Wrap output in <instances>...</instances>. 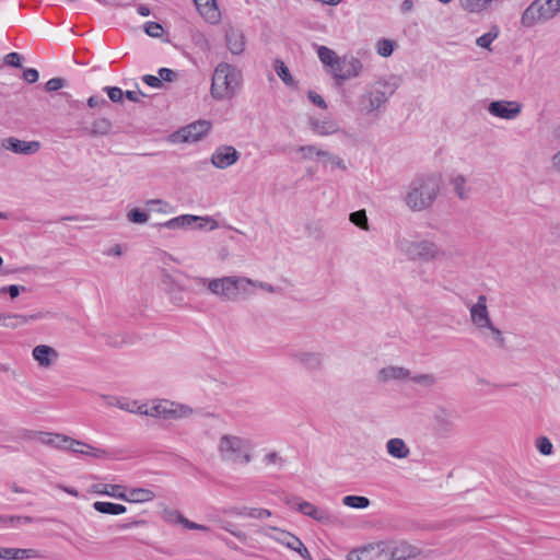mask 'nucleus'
<instances>
[{"label": "nucleus", "mask_w": 560, "mask_h": 560, "mask_svg": "<svg viewBox=\"0 0 560 560\" xmlns=\"http://www.w3.org/2000/svg\"><path fill=\"white\" fill-rule=\"evenodd\" d=\"M242 71L228 62H220L213 72L210 88L211 96L217 101L233 98L242 85Z\"/></svg>", "instance_id": "1"}, {"label": "nucleus", "mask_w": 560, "mask_h": 560, "mask_svg": "<svg viewBox=\"0 0 560 560\" xmlns=\"http://www.w3.org/2000/svg\"><path fill=\"white\" fill-rule=\"evenodd\" d=\"M199 285H206L215 296L224 301H236L241 294L248 295L250 291L246 284H254V280L246 277L226 276L222 278L207 279L194 278Z\"/></svg>", "instance_id": "2"}, {"label": "nucleus", "mask_w": 560, "mask_h": 560, "mask_svg": "<svg viewBox=\"0 0 560 560\" xmlns=\"http://www.w3.org/2000/svg\"><path fill=\"white\" fill-rule=\"evenodd\" d=\"M440 191V184L435 176H418L412 179L406 194V205L413 211L429 208Z\"/></svg>", "instance_id": "3"}, {"label": "nucleus", "mask_w": 560, "mask_h": 560, "mask_svg": "<svg viewBox=\"0 0 560 560\" xmlns=\"http://www.w3.org/2000/svg\"><path fill=\"white\" fill-rule=\"evenodd\" d=\"M218 452L223 462L234 465H247L253 458V444L248 439L224 434L220 438Z\"/></svg>", "instance_id": "4"}, {"label": "nucleus", "mask_w": 560, "mask_h": 560, "mask_svg": "<svg viewBox=\"0 0 560 560\" xmlns=\"http://www.w3.org/2000/svg\"><path fill=\"white\" fill-rule=\"evenodd\" d=\"M560 12V0H534L523 12L521 23L524 27H533L546 22Z\"/></svg>", "instance_id": "5"}, {"label": "nucleus", "mask_w": 560, "mask_h": 560, "mask_svg": "<svg viewBox=\"0 0 560 560\" xmlns=\"http://www.w3.org/2000/svg\"><path fill=\"white\" fill-rule=\"evenodd\" d=\"M396 247L411 260L430 261L436 259L442 254L435 243L427 240L412 242L399 238L396 241Z\"/></svg>", "instance_id": "6"}, {"label": "nucleus", "mask_w": 560, "mask_h": 560, "mask_svg": "<svg viewBox=\"0 0 560 560\" xmlns=\"http://www.w3.org/2000/svg\"><path fill=\"white\" fill-rule=\"evenodd\" d=\"M150 417L161 419H179L192 413L191 408L170 400H159L150 406Z\"/></svg>", "instance_id": "7"}, {"label": "nucleus", "mask_w": 560, "mask_h": 560, "mask_svg": "<svg viewBox=\"0 0 560 560\" xmlns=\"http://www.w3.org/2000/svg\"><path fill=\"white\" fill-rule=\"evenodd\" d=\"M487 296L480 294L477 302L469 308L470 322L478 329L480 336L487 337L486 327L492 323L487 306Z\"/></svg>", "instance_id": "8"}, {"label": "nucleus", "mask_w": 560, "mask_h": 560, "mask_svg": "<svg viewBox=\"0 0 560 560\" xmlns=\"http://www.w3.org/2000/svg\"><path fill=\"white\" fill-rule=\"evenodd\" d=\"M387 542L380 541L375 544H369L358 549L351 550L347 559L348 560H388Z\"/></svg>", "instance_id": "9"}, {"label": "nucleus", "mask_w": 560, "mask_h": 560, "mask_svg": "<svg viewBox=\"0 0 560 560\" xmlns=\"http://www.w3.org/2000/svg\"><path fill=\"white\" fill-rule=\"evenodd\" d=\"M488 112L502 119H514L522 112V105L515 101H493L488 106Z\"/></svg>", "instance_id": "10"}, {"label": "nucleus", "mask_w": 560, "mask_h": 560, "mask_svg": "<svg viewBox=\"0 0 560 560\" xmlns=\"http://www.w3.org/2000/svg\"><path fill=\"white\" fill-rule=\"evenodd\" d=\"M336 67L334 77L339 80H349L357 78L362 71V62L355 57L343 56Z\"/></svg>", "instance_id": "11"}, {"label": "nucleus", "mask_w": 560, "mask_h": 560, "mask_svg": "<svg viewBox=\"0 0 560 560\" xmlns=\"http://www.w3.org/2000/svg\"><path fill=\"white\" fill-rule=\"evenodd\" d=\"M240 159V152L232 145H221L215 149L211 156V163L220 170L235 164Z\"/></svg>", "instance_id": "12"}, {"label": "nucleus", "mask_w": 560, "mask_h": 560, "mask_svg": "<svg viewBox=\"0 0 560 560\" xmlns=\"http://www.w3.org/2000/svg\"><path fill=\"white\" fill-rule=\"evenodd\" d=\"M211 129V122L208 120H198L182 128L177 136L183 142H196L200 140Z\"/></svg>", "instance_id": "13"}, {"label": "nucleus", "mask_w": 560, "mask_h": 560, "mask_svg": "<svg viewBox=\"0 0 560 560\" xmlns=\"http://www.w3.org/2000/svg\"><path fill=\"white\" fill-rule=\"evenodd\" d=\"M388 560H408L417 557L419 549L406 541H386Z\"/></svg>", "instance_id": "14"}, {"label": "nucleus", "mask_w": 560, "mask_h": 560, "mask_svg": "<svg viewBox=\"0 0 560 560\" xmlns=\"http://www.w3.org/2000/svg\"><path fill=\"white\" fill-rule=\"evenodd\" d=\"M2 147L5 150L18 154L30 155L39 150L40 143L38 141H23L18 138L10 137L3 140Z\"/></svg>", "instance_id": "15"}, {"label": "nucleus", "mask_w": 560, "mask_h": 560, "mask_svg": "<svg viewBox=\"0 0 560 560\" xmlns=\"http://www.w3.org/2000/svg\"><path fill=\"white\" fill-rule=\"evenodd\" d=\"M114 498L124 500L126 502L131 503H143L152 501L155 498V494L152 490L145 488H132L128 492L126 489L124 493L113 492Z\"/></svg>", "instance_id": "16"}, {"label": "nucleus", "mask_w": 560, "mask_h": 560, "mask_svg": "<svg viewBox=\"0 0 560 560\" xmlns=\"http://www.w3.org/2000/svg\"><path fill=\"white\" fill-rule=\"evenodd\" d=\"M200 15L209 23L217 24L221 19L215 0H194Z\"/></svg>", "instance_id": "17"}, {"label": "nucleus", "mask_w": 560, "mask_h": 560, "mask_svg": "<svg viewBox=\"0 0 560 560\" xmlns=\"http://www.w3.org/2000/svg\"><path fill=\"white\" fill-rule=\"evenodd\" d=\"M44 317V313H35L31 315L0 314V325L9 328H16L28 323L30 320H36Z\"/></svg>", "instance_id": "18"}, {"label": "nucleus", "mask_w": 560, "mask_h": 560, "mask_svg": "<svg viewBox=\"0 0 560 560\" xmlns=\"http://www.w3.org/2000/svg\"><path fill=\"white\" fill-rule=\"evenodd\" d=\"M33 358L42 368H49L58 359V352L52 347L46 345L36 346L33 349Z\"/></svg>", "instance_id": "19"}, {"label": "nucleus", "mask_w": 560, "mask_h": 560, "mask_svg": "<svg viewBox=\"0 0 560 560\" xmlns=\"http://www.w3.org/2000/svg\"><path fill=\"white\" fill-rule=\"evenodd\" d=\"M456 418V413L453 410L446 408H439L435 412V430L439 433H447L454 427V420Z\"/></svg>", "instance_id": "20"}, {"label": "nucleus", "mask_w": 560, "mask_h": 560, "mask_svg": "<svg viewBox=\"0 0 560 560\" xmlns=\"http://www.w3.org/2000/svg\"><path fill=\"white\" fill-rule=\"evenodd\" d=\"M69 451L73 454L91 456L94 458H106L109 453L106 450L95 447L82 441L73 440V445L69 446Z\"/></svg>", "instance_id": "21"}, {"label": "nucleus", "mask_w": 560, "mask_h": 560, "mask_svg": "<svg viewBox=\"0 0 560 560\" xmlns=\"http://www.w3.org/2000/svg\"><path fill=\"white\" fill-rule=\"evenodd\" d=\"M72 438L61 434V433H45L40 432L39 441L45 444L56 448L69 451V446L73 445Z\"/></svg>", "instance_id": "22"}, {"label": "nucleus", "mask_w": 560, "mask_h": 560, "mask_svg": "<svg viewBox=\"0 0 560 560\" xmlns=\"http://www.w3.org/2000/svg\"><path fill=\"white\" fill-rule=\"evenodd\" d=\"M31 558H42V555L36 549H21V548H1L0 559L5 560H23Z\"/></svg>", "instance_id": "23"}, {"label": "nucleus", "mask_w": 560, "mask_h": 560, "mask_svg": "<svg viewBox=\"0 0 560 560\" xmlns=\"http://www.w3.org/2000/svg\"><path fill=\"white\" fill-rule=\"evenodd\" d=\"M292 358L308 370H319L323 364L322 354L317 352H295Z\"/></svg>", "instance_id": "24"}, {"label": "nucleus", "mask_w": 560, "mask_h": 560, "mask_svg": "<svg viewBox=\"0 0 560 560\" xmlns=\"http://www.w3.org/2000/svg\"><path fill=\"white\" fill-rule=\"evenodd\" d=\"M225 38L228 48L233 55H240L244 50L245 38L240 30H228Z\"/></svg>", "instance_id": "25"}, {"label": "nucleus", "mask_w": 560, "mask_h": 560, "mask_svg": "<svg viewBox=\"0 0 560 560\" xmlns=\"http://www.w3.org/2000/svg\"><path fill=\"white\" fill-rule=\"evenodd\" d=\"M372 92V96L374 97L375 105L382 106L385 104L390 95L394 93V90L387 82H375L369 88Z\"/></svg>", "instance_id": "26"}, {"label": "nucleus", "mask_w": 560, "mask_h": 560, "mask_svg": "<svg viewBox=\"0 0 560 560\" xmlns=\"http://www.w3.org/2000/svg\"><path fill=\"white\" fill-rule=\"evenodd\" d=\"M113 124L108 118L100 117L93 120L90 128H83L84 132L91 137H103L110 133Z\"/></svg>", "instance_id": "27"}, {"label": "nucleus", "mask_w": 560, "mask_h": 560, "mask_svg": "<svg viewBox=\"0 0 560 560\" xmlns=\"http://www.w3.org/2000/svg\"><path fill=\"white\" fill-rule=\"evenodd\" d=\"M298 510L302 514L310 516L318 522H328L330 518L329 513L327 511L317 509L314 504L307 501L301 500Z\"/></svg>", "instance_id": "28"}, {"label": "nucleus", "mask_w": 560, "mask_h": 560, "mask_svg": "<svg viewBox=\"0 0 560 560\" xmlns=\"http://www.w3.org/2000/svg\"><path fill=\"white\" fill-rule=\"evenodd\" d=\"M387 453L398 459L408 457L410 450L406 445L405 441L399 438H394L386 443Z\"/></svg>", "instance_id": "29"}, {"label": "nucleus", "mask_w": 560, "mask_h": 560, "mask_svg": "<svg viewBox=\"0 0 560 560\" xmlns=\"http://www.w3.org/2000/svg\"><path fill=\"white\" fill-rule=\"evenodd\" d=\"M498 0H459L464 10L470 13H481L492 9Z\"/></svg>", "instance_id": "30"}, {"label": "nucleus", "mask_w": 560, "mask_h": 560, "mask_svg": "<svg viewBox=\"0 0 560 560\" xmlns=\"http://www.w3.org/2000/svg\"><path fill=\"white\" fill-rule=\"evenodd\" d=\"M450 183L453 186L454 192L460 200H467L470 195V187L467 186V179L464 175H452Z\"/></svg>", "instance_id": "31"}, {"label": "nucleus", "mask_w": 560, "mask_h": 560, "mask_svg": "<svg viewBox=\"0 0 560 560\" xmlns=\"http://www.w3.org/2000/svg\"><path fill=\"white\" fill-rule=\"evenodd\" d=\"M410 372L409 370L401 368V366H387L383 368L378 372V377L383 382H387L390 380H404L409 377Z\"/></svg>", "instance_id": "32"}, {"label": "nucleus", "mask_w": 560, "mask_h": 560, "mask_svg": "<svg viewBox=\"0 0 560 560\" xmlns=\"http://www.w3.org/2000/svg\"><path fill=\"white\" fill-rule=\"evenodd\" d=\"M198 220H200V218L197 215L184 214V215H179V217H176V218H173V219L166 221L165 223L161 224V226H164L170 230H177V229L190 226L192 223L197 222Z\"/></svg>", "instance_id": "33"}, {"label": "nucleus", "mask_w": 560, "mask_h": 560, "mask_svg": "<svg viewBox=\"0 0 560 560\" xmlns=\"http://www.w3.org/2000/svg\"><path fill=\"white\" fill-rule=\"evenodd\" d=\"M317 55L319 60L324 65L329 66L332 69V72H335L336 67L340 63V57H338L332 49L326 46H317Z\"/></svg>", "instance_id": "34"}, {"label": "nucleus", "mask_w": 560, "mask_h": 560, "mask_svg": "<svg viewBox=\"0 0 560 560\" xmlns=\"http://www.w3.org/2000/svg\"><path fill=\"white\" fill-rule=\"evenodd\" d=\"M93 508L95 511L102 513V514H109V515H119L127 511L126 506L122 504H117L113 502H102L96 501L93 503Z\"/></svg>", "instance_id": "35"}, {"label": "nucleus", "mask_w": 560, "mask_h": 560, "mask_svg": "<svg viewBox=\"0 0 560 560\" xmlns=\"http://www.w3.org/2000/svg\"><path fill=\"white\" fill-rule=\"evenodd\" d=\"M380 107V105H375V101L370 89H368L366 92L358 100V108L363 114H371Z\"/></svg>", "instance_id": "36"}, {"label": "nucleus", "mask_w": 560, "mask_h": 560, "mask_svg": "<svg viewBox=\"0 0 560 560\" xmlns=\"http://www.w3.org/2000/svg\"><path fill=\"white\" fill-rule=\"evenodd\" d=\"M486 334H487V337H483V338L492 340V345L495 348H499V349L506 348V340L503 336V332L497 326H494L493 323H491L490 326L486 327Z\"/></svg>", "instance_id": "37"}, {"label": "nucleus", "mask_w": 560, "mask_h": 560, "mask_svg": "<svg viewBox=\"0 0 560 560\" xmlns=\"http://www.w3.org/2000/svg\"><path fill=\"white\" fill-rule=\"evenodd\" d=\"M273 68L277 75L283 81L285 85L295 86V80L291 75L289 68L281 59H275Z\"/></svg>", "instance_id": "38"}, {"label": "nucleus", "mask_w": 560, "mask_h": 560, "mask_svg": "<svg viewBox=\"0 0 560 560\" xmlns=\"http://www.w3.org/2000/svg\"><path fill=\"white\" fill-rule=\"evenodd\" d=\"M170 516L175 517L177 523H180L186 527L187 529H195V530H202V532H209L210 528L206 525L198 524L195 522H191L187 520L183 514H180L178 511H172L170 512Z\"/></svg>", "instance_id": "39"}, {"label": "nucleus", "mask_w": 560, "mask_h": 560, "mask_svg": "<svg viewBox=\"0 0 560 560\" xmlns=\"http://www.w3.org/2000/svg\"><path fill=\"white\" fill-rule=\"evenodd\" d=\"M310 125L312 130L320 136L330 135L336 131L334 124L328 121H320L318 119H311Z\"/></svg>", "instance_id": "40"}, {"label": "nucleus", "mask_w": 560, "mask_h": 560, "mask_svg": "<svg viewBox=\"0 0 560 560\" xmlns=\"http://www.w3.org/2000/svg\"><path fill=\"white\" fill-rule=\"evenodd\" d=\"M500 30L497 25H493L490 31L477 38L476 44L479 47L490 49L492 42L499 36Z\"/></svg>", "instance_id": "41"}, {"label": "nucleus", "mask_w": 560, "mask_h": 560, "mask_svg": "<svg viewBox=\"0 0 560 560\" xmlns=\"http://www.w3.org/2000/svg\"><path fill=\"white\" fill-rule=\"evenodd\" d=\"M342 503L354 509H366L370 505V500L361 495H346Z\"/></svg>", "instance_id": "42"}, {"label": "nucleus", "mask_w": 560, "mask_h": 560, "mask_svg": "<svg viewBox=\"0 0 560 560\" xmlns=\"http://www.w3.org/2000/svg\"><path fill=\"white\" fill-rule=\"evenodd\" d=\"M125 487L121 485L97 483L93 486V491L98 494H107L114 498L113 492L124 493Z\"/></svg>", "instance_id": "43"}, {"label": "nucleus", "mask_w": 560, "mask_h": 560, "mask_svg": "<svg viewBox=\"0 0 560 560\" xmlns=\"http://www.w3.org/2000/svg\"><path fill=\"white\" fill-rule=\"evenodd\" d=\"M350 221L362 230H369V221L365 210H358L350 214Z\"/></svg>", "instance_id": "44"}, {"label": "nucleus", "mask_w": 560, "mask_h": 560, "mask_svg": "<svg viewBox=\"0 0 560 560\" xmlns=\"http://www.w3.org/2000/svg\"><path fill=\"white\" fill-rule=\"evenodd\" d=\"M127 218L132 223L143 224L148 222L149 214L139 208H133L127 213Z\"/></svg>", "instance_id": "45"}, {"label": "nucleus", "mask_w": 560, "mask_h": 560, "mask_svg": "<svg viewBox=\"0 0 560 560\" xmlns=\"http://www.w3.org/2000/svg\"><path fill=\"white\" fill-rule=\"evenodd\" d=\"M535 445L537 447V450L542 454V455H550L552 454V450H553V446H552V443L550 442V440L546 436H539L536 439V442H535Z\"/></svg>", "instance_id": "46"}, {"label": "nucleus", "mask_w": 560, "mask_h": 560, "mask_svg": "<svg viewBox=\"0 0 560 560\" xmlns=\"http://www.w3.org/2000/svg\"><path fill=\"white\" fill-rule=\"evenodd\" d=\"M104 92H106L108 98L114 103H122L125 97V92L117 86H105Z\"/></svg>", "instance_id": "47"}, {"label": "nucleus", "mask_w": 560, "mask_h": 560, "mask_svg": "<svg viewBox=\"0 0 560 560\" xmlns=\"http://www.w3.org/2000/svg\"><path fill=\"white\" fill-rule=\"evenodd\" d=\"M298 151L303 153L304 159H312L313 155L318 158L326 155V151L319 150L315 145H301Z\"/></svg>", "instance_id": "48"}, {"label": "nucleus", "mask_w": 560, "mask_h": 560, "mask_svg": "<svg viewBox=\"0 0 560 560\" xmlns=\"http://www.w3.org/2000/svg\"><path fill=\"white\" fill-rule=\"evenodd\" d=\"M241 515H246L252 518H265L271 515V512L267 509H248L244 508V512L240 513Z\"/></svg>", "instance_id": "49"}, {"label": "nucleus", "mask_w": 560, "mask_h": 560, "mask_svg": "<svg viewBox=\"0 0 560 560\" xmlns=\"http://www.w3.org/2000/svg\"><path fill=\"white\" fill-rule=\"evenodd\" d=\"M411 381L425 387L435 384L436 378L433 374H418L411 377Z\"/></svg>", "instance_id": "50"}, {"label": "nucleus", "mask_w": 560, "mask_h": 560, "mask_svg": "<svg viewBox=\"0 0 560 560\" xmlns=\"http://www.w3.org/2000/svg\"><path fill=\"white\" fill-rule=\"evenodd\" d=\"M394 50V44L389 39H381L377 43V52L382 57H388L393 54Z\"/></svg>", "instance_id": "51"}, {"label": "nucleus", "mask_w": 560, "mask_h": 560, "mask_svg": "<svg viewBox=\"0 0 560 560\" xmlns=\"http://www.w3.org/2000/svg\"><path fill=\"white\" fill-rule=\"evenodd\" d=\"M145 33L151 37H160L163 28L160 23L158 22H147L144 25Z\"/></svg>", "instance_id": "52"}, {"label": "nucleus", "mask_w": 560, "mask_h": 560, "mask_svg": "<svg viewBox=\"0 0 560 560\" xmlns=\"http://www.w3.org/2000/svg\"><path fill=\"white\" fill-rule=\"evenodd\" d=\"M66 85V80L62 78H52L45 84L46 92H56Z\"/></svg>", "instance_id": "53"}, {"label": "nucleus", "mask_w": 560, "mask_h": 560, "mask_svg": "<svg viewBox=\"0 0 560 560\" xmlns=\"http://www.w3.org/2000/svg\"><path fill=\"white\" fill-rule=\"evenodd\" d=\"M281 544L291 550H294L296 548V546L298 547L302 546L301 539L293 534L283 535V538L281 539Z\"/></svg>", "instance_id": "54"}, {"label": "nucleus", "mask_w": 560, "mask_h": 560, "mask_svg": "<svg viewBox=\"0 0 560 560\" xmlns=\"http://www.w3.org/2000/svg\"><path fill=\"white\" fill-rule=\"evenodd\" d=\"M33 521L34 520L31 516L12 515V516H9L7 525H9L11 527H18L23 524H31V523H33Z\"/></svg>", "instance_id": "55"}, {"label": "nucleus", "mask_w": 560, "mask_h": 560, "mask_svg": "<svg viewBox=\"0 0 560 560\" xmlns=\"http://www.w3.org/2000/svg\"><path fill=\"white\" fill-rule=\"evenodd\" d=\"M284 459L277 453V452H270L264 456V463L266 465H278L283 466Z\"/></svg>", "instance_id": "56"}, {"label": "nucleus", "mask_w": 560, "mask_h": 560, "mask_svg": "<svg viewBox=\"0 0 560 560\" xmlns=\"http://www.w3.org/2000/svg\"><path fill=\"white\" fill-rule=\"evenodd\" d=\"M324 159V164L326 165L327 163H330L331 165L334 166H337L341 170H346V165L343 163V161L337 156V155H334L329 152L326 151V155H323L322 156Z\"/></svg>", "instance_id": "57"}, {"label": "nucleus", "mask_w": 560, "mask_h": 560, "mask_svg": "<svg viewBox=\"0 0 560 560\" xmlns=\"http://www.w3.org/2000/svg\"><path fill=\"white\" fill-rule=\"evenodd\" d=\"M307 97L314 105L318 106L319 108H323V109L327 108V104H326L325 100L319 94H317L315 91H308Z\"/></svg>", "instance_id": "58"}, {"label": "nucleus", "mask_w": 560, "mask_h": 560, "mask_svg": "<svg viewBox=\"0 0 560 560\" xmlns=\"http://www.w3.org/2000/svg\"><path fill=\"white\" fill-rule=\"evenodd\" d=\"M88 106L91 108H102L104 106H108V102L102 96L93 95L88 98Z\"/></svg>", "instance_id": "59"}, {"label": "nucleus", "mask_w": 560, "mask_h": 560, "mask_svg": "<svg viewBox=\"0 0 560 560\" xmlns=\"http://www.w3.org/2000/svg\"><path fill=\"white\" fill-rule=\"evenodd\" d=\"M4 62L13 68L21 67V56L18 52H10L4 57Z\"/></svg>", "instance_id": "60"}, {"label": "nucleus", "mask_w": 560, "mask_h": 560, "mask_svg": "<svg viewBox=\"0 0 560 560\" xmlns=\"http://www.w3.org/2000/svg\"><path fill=\"white\" fill-rule=\"evenodd\" d=\"M38 78H39V73L34 68H26L23 71V80L26 81L27 83H35L38 80Z\"/></svg>", "instance_id": "61"}, {"label": "nucleus", "mask_w": 560, "mask_h": 560, "mask_svg": "<svg viewBox=\"0 0 560 560\" xmlns=\"http://www.w3.org/2000/svg\"><path fill=\"white\" fill-rule=\"evenodd\" d=\"M159 77L161 79V82L162 81L172 82L177 78V74L172 69L161 68L159 70Z\"/></svg>", "instance_id": "62"}, {"label": "nucleus", "mask_w": 560, "mask_h": 560, "mask_svg": "<svg viewBox=\"0 0 560 560\" xmlns=\"http://www.w3.org/2000/svg\"><path fill=\"white\" fill-rule=\"evenodd\" d=\"M143 82L151 86V88H161L163 85V83L161 82V79L160 77H155V75H152V74H145L143 75L142 78Z\"/></svg>", "instance_id": "63"}, {"label": "nucleus", "mask_w": 560, "mask_h": 560, "mask_svg": "<svg viewBox=\"0 0 560 560\" xmlns=\"http://www.w3.org/2000/svg\"><path fill=\"white\" fill-rule=\"evenodd\" d=\"M21 290L24 291L25 287H20V285H16V284H11V285H9L7 288H3L1 291L9 293V295L12 299H15L20 294Z\"/></svg>", "instance_id": "64"}]
</instances>
